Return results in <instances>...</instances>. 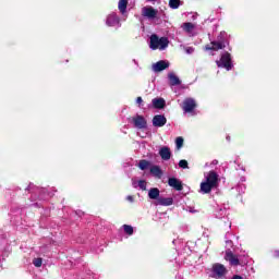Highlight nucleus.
Returning a JSON list of instances; mask_svg holds the SVG:
<instances>
[{"label": "nucleus", "instance_id": "4be33fe9", "mask_svg": "<svg viewBox=\"0 0 279 279\" xmlns=\"http://www.w3.org/2000/svg\"><path fill=\"white\" fill-rule=\"evenodd\" d=\"M124 232L125 234H129L131 236V234H134V228L130 225H124L123 226Z\"/></svg>", "mask_w": 279, "mask_h": 279}, {"label": "nucleus", "instance_id": "cd10ccee", "mask_svg": "<svg viewBox=\"0 0 279 279\" xmlns=\"http://www.w3.org/2000/svg\"><path fill=\"white\" fill-rule=\"evenodd\" d=\"M138 186L142 189V191H145L147 189V183L145 181H140Z\"/></svg>", "mask_w": 279, "mask_h": 279}, {"label": "nucleus", "instance_id": "f03ea898", "mask_svg": "<svg viewBox=\"0 0 279 279\" xmlns=\"http://www.w3.org/2000/svg\"><path fill=\"white\" fill-rule=\"evenodd\" d=\"M150 49L156 50L159 49L160 51L165 50L169 47V39L167 37H157V35L150 36Z\"/></svg>", "mask_w": 279, "mask_h": 279}, {"label": "nucleus", "instance_id": "c756f323", "mask_svg": "<svg viewBox=\"0 0 279 279\" xmlns=\"http://www.w3.org/2000/svg\"><path fill=\"white\" fill-rule=\"evenodd\" d=\"M142 101H143V98L142 97H137L136 104H141Z\"/></svg>", "mask_w": 279, "mask_h": 279}, {"label": "nucleus", "instance_id": "5701e85b", "mask_svg": "<svg viewBox=\"0 0 279 279\" xmlns=\"http://www.w3.org/2000/svg\"><path fill=\"white\" fill-rule=\"evenodd\" d=\"M169 5L172 10H178L180 8V0H170Z\"/></svg>", "mask_w": 279, "mask_h": 279}, {"label": "nucleus", "instance_id": "f8f14e48", "mask_svg": "<svg viewBox=\"0 0 279 279\" xmlns=\"http://www.w3.org/2000/svg\"><path fill=\"white\" fill-rule=\"evenodd\" d=\"M168 184L169 186H171L172 189H175V191H182L183 186H182V181L178 180L175 178H170L168 180Z\"/></svg>", "mask_w": 279, "mask_h": 279}, {"label": "nucleus", "instance_id": "f257e3e1", "mask_svg": "<svg viewBox=\"0 0 279 279\" xmlns=\"http://www.w3.org/2000/svg\"><path fill=\"white\" fill-rule=\"evenodd\" d=\"M219 175L215 171H210L205 175V181L201 183L202 193H210L213 189H217Z\"/></svg>", "mask_w": 279, "mask_h": 279}, {"label": "nucleus", "instance_id": "0eeeda50", "mask_svg": "<svg viewBox=\"0 0 279 279\" xmlns=\"http://www.w3.org/2000/svg\"><path fill=\"white\" fill-rule=\"evenodd\" d=\"M196 106H197V104H195V100L193 98H186L183 101V110H184V112H193V110H195Z\"/></svg>", "mask_w": 279, "mask_h": 279}, {"label": "nucleus", "instance_id": "423d86ee", "mask_svg": "<svg viewBox=\"0 0 279 279\" xmlns=\"http://www.w3.org/2000/svg\"><path fill=\"white\" fill-rule=\"evenodd\" d=\"M205 49L206 51H219V49H226V44L221 41H211Z\"/></svg>", "mask_w": 279, "mask_h": 279}, {"label": "nucleus", "instance_id": "aec40b11", "mask_svg": "<svg viewBox=\"0 0 279 279\" xmlns=\"http://www.w3.org/2000/svg\"><path fill=\"white\" fill-rule=\"evenodd\" d=\"M183 29L184 32H186L187 34H191L193 32V29H195V24L187 22L183 24Z\"/></svg>", "mask_w": 279, "mask_h": 279}, {"label": "nucleus", "instance_id": "2f4dec72", "mask_svg": "<svg viewBox=\"0 0 279 279\" xmlns=\"http://www.w3.org/2000/svg\"><path fill=\"white\" fill-rule=\"evenodd\" d=\"M213 165H218V161H217V160H214V161H213Z\"/></svg>", "mask_w": 279, "mask_h": 279}, {"label": "nucleus", "instance_id": "f3484780", "mask_svg": "<svg viewBox=\"0 0 279 279\" xmlns=\"http://www.w3.org/2000/svg\"><path fill=\"white\" fill-rule=\"evenodd\" d=\"M168 77L170 80L171 86H178L180 84V78L175 74L169 73Z\"/></svg>", "mask_w": 279, "mask_h": 279}, {"label": "nucleus", "instance_id": "412c9836", "mask_svg": "<svg viewBox=\"0 0 279 279\" xmlns=\"http://www.w3.org/2000/svg\"><path fill=\"white\" fill-rule=\"evenodd\" d=\"M150 173H153V175H155L156 178H160V175H162V171L160 170V167H158V166H153L150 168Z\"/></svg>", "mask_w": 279, "mask_h": 279}, {"label": "nucleus", "instance_id": "4468645a", "mask_svg": "<svg viewBox=\"0 0 279 279\" xmlns=\"http://www.w3.org/2000/svg\"><path fill=\"white\" fill-rule=\"evenodd\" d=\"M159 155L162 160H170L171 159V149L167 146H163L159 150Z\"/></svg>", "mask_w": 279, "mask_h": 279}, {"label": "nucleus", "instance_id": "b1692460", "mask_svg": "<svg viewBox=\"0 0 279 279\" xmlns=\"http://www.w3.org/2000/svg\"><path fill=\"white\" fill-rule=\"evenodd\" d=\"M138 167L142 171H145L149 167V161L147 160H141L138 163Z\"/></svg>", "mask_w": 279, "mask_h": 279}, {"label": "nucleus", "instance_id": "ddd939ff", "mask_svg": "<svg viewBox=\"0 0 279 279\" xmlns=\"http://www.w3.org/2000/svg\"><path fill=\"white\" fill-rule=\"evenodd\" d=\"M225 258H226V260H229L230 265H233L234 267L240 265L239 257H236V255L232 254V252H230V251L226 253Z\"/></svg>", "mask_w": 279, "mask_h": 279}, {"label": "nucleus", "instance_id": "dca6fc26", "mask_svg": "<svg viewBox=\"0 0 279 279\" xmlns=\"http://www.w3.org/2000/svg\"><path fill=\"white\" fill-rule=\"evenodd\" d=\"M117 23H119V17L117 14H111L107 17V25H109V27H113V25H117Z\"/></svg>", "mask_w": 279, "mask_h": 279}, {"label": "nucleus", "instance_id": "9d476101", "mask_svg": "<svg viewBox=\"0 0 279 279\" xmlns=\"http://www.w3.org/2000/svg\"><path fill=\"white\" fill-rule=\"evenodd\" d=\"M213 271L215 275L218 276V278H221L222 276H226V274H227L226 266H223L221 264H215L213 266Z\"/></svg>", "mask_w": 279, "mask_h": 279}, {"label": "nucleus", "instance_id": "bb28decb", "mask_svg": "<svg viewBox=\"0 0 279 279\" xmlns=\"http://www.w3.org/2000/svg\"><path fill=\"white\" fill-rule=\"evenodd\" d=\"M33 265H35L36 267H43V258L33 259Z\"/></svg>", "mask_w": 279, "mask_h": 279}, {"label": "nucleus", "instance_id": "7c9ffc66", "mask_svg": "<svg viewBox=\"0 0 279 279\" xmlns=\"http://www.w3.org/2000/svg\"><path fill=\"white\" fill-rule=\"evenodd\" d=\"M126 199H128L129 202H134V197H133V196H128Z\"/></svg>", "mask_w": 279, "mask_h": 279}, {"label": "nucleus", "instance_id": "a878e982", "mask_svg": "<svg viewBox=\"0 0 279 279\" xmlns=\"http://www.w3.org/2000/svg\"><path fill=\"white\" fill-rule=\"evenodd\" d=\"M179 167H180L181 169H189V161H186V160H184V159L180 160V161H179Z\"/></svg>", "mask_w": 279, "mask_h": 279}, {"label": "nucleus", "instance_id": "20e7f679", "mask_svg": "<svg viewBox=\"0 0 279 279\" xmlns=\"http://www.w3.org/2000/svg\"><path fill=\"white\" fill-rule=\"evenodd\" d=\"M169 65H170L169 61L161 60L156 63H153L151 70L154 71V73H160V72L167 70V68Z\"/></svg>", "mask_w": 279, "mask_h": 279}, {"label": "nucleus", "instance_id": "6ab92c4d", "mask_svg": "<svg viewBox=\"0 0 279 279\" xmlns=\"http://www.w3.org/2000/svg\"><path fill=\"white\" fill-rule=\"evenodd\" d=\"M154 108H165V99L162 98H155L153 99Z\"/></svg>", "mask_w": 279, "mask_h": 279}, {"label": "nucleus", "instance_id": "a211bd4d", "mask_svg": "<svg viewBox=\"0 0 279 279\" xmlns=\"http://www.w3.org/2000/svg\"><path fill=\"white\" fill-rule=\"evenodd\" d=\"M118 8L121 14H125V10H128V0H120L118 3Z\"/></svg>", "mask_w": 279, "mask_h": 279}, {"label": "nucleus", "instance_id": "473e14b6", "mask_svg": "<svg viewBox=\"0 0 279 279\" xmlns=\"http://www.w3.org/2000/svg\"><path fill=\"white\" fill-rule=\"evenodd\" d=\"M276 256H279V251L276 252Z\"/></svg>", "mask_w": 279, "mask_h": 279}, {"label": "nucleus", "instance_id": "9b49d317", "mask_svg": "<svg viewBox=\"0 0 279 279\" xmlns=\"http://www.w3.org/2000/svg\"><path fill=\"white\" fill-rule=\"evenodd\" d=\"M173 205V198L172 197H159L155 202V206H171Z\"/></svg>", "mask_w": 279, "mask_h": 279}, {"label": "nucleus", "instance_id": "393cba45", "mask_svg": "<svg viewBox=\"0 0 279 279\" xmlns=\"http://www.w3.org/2000/svg\"><path fill=\"white\" fill-rule=\"evenodd\" d=\"M175 145H177V149H182V146L184 145V138L177 137Z\"/></svg>", "mask_w": 279, "mask_h": 279}, {"label": "nucleus", "instance_id": "7ed1b4c3", "mask_svg": "<svg viewBox=\"0 0 279 279\" xmlns=\"http://www.w3.org/2000/svg\"><path fill=\"white\" fill-rule=\"evenodd\" d=\"M217 65L227 69V71H230V69H232V59L230 58V53L225 52L221 56L220 61H217Z\"/></svg>", "mask_w": 279, "mask_h": 279}, {"label": "nucleus", "instance_id": "c85d7f7f", "mask_svg": "<svg viewBox=\"0 0 279 279\" xmlns=\"http://www.w3.org/2000/svg\"><path fill=\"white\" fill-rule=\"evenodd\" d=\"M193 51H195V49H193L191 47L186 49V53H193Z\"/></svg>", "mask_w": 279, "mask_h": 279}, {"label": "nucleus", "instance_id": "6e6552de", "mask_svg": "<svg viewBox=\"0 0 279 279\" xmlns=\"http://www.w3.org/2000/svg\"><path fill=\"white\" fill-rule=\"evenodd\" d=\"M133 123L135 128H138V130H143L147 128V121H145V118L143 116H136L133 118Z\"/></svg>", "mask_w": 279, "mask_h": 279}, {"label": "nucleus", "instance_id": "39448f33", "mask_svg": "<svg viewBox=\"0 0 279 279\" xmlns=\"http://www.w3.org/2000/svg\"><path fill=\"white\" fill-rule=\"evenodd\" d=\"M142 16H145L146 19H156V16H158V10L153 7H144L142 8Z\"/></svg>", "mask_w": 279, "mask_h": 279}, {"label": "nucleus", "instance_id": "2eb2a0df", "mask_svg": "<svg viewBox=\"0 0 279 279\" xmlns=\"http://www.w3.org/2000/svg\"><path fill=\"white\" fill-rule=\"evenodd\" d=\"M148 197L149 199H159L158 197H160V190H158L157 187H153L149 190L148 192Z\"/></svg>", "mask_w": 279, "mask_h": 279}, {"label": "nucleus", "instance_id": "1a4fd4ad", "mask_svg": "<svg viewBox=\"0 0 279 279\" xmlns=\"http://www.w3.org/2000/svg\"><path fill=\"white\" fill-rule=\"evenodd\" d=\"M166 124H167V118H165V116L158 114L153 118V125L155 128H162Z\"/></svg>", "mask_w": 279, "mask_h": 279}]
</instances>
